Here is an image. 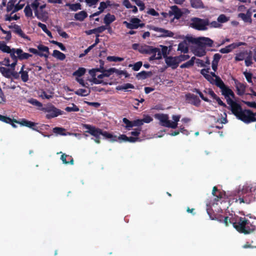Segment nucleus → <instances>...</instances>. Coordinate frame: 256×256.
Listing matches in <instances>:
<instances>
[{"label": "nucleus", "instance_id": "f257e3e1", "mask_svg": "<svg viewBox=\"0 0 256 256\" xmlns=\"http://www.w3.org/2000/svg\"><path fill=\"white\" fill-rule=\"evenodd\" d=\"M229 222L232 224L234 228L238 232L244 234L252 233L256 230V226L245 217H240L238 216H232L230 219Z\"/></svg>", "mask_w": 256, "mask_h": 256}, {"label": "nucleus", "instance_id": "f03ea898", "mask_svg": "<svg viewBox=\"0 0 256 256\" xmlns=\"http://www.w3.org/2000/svg\"><path fill=\"white\" fill-rule=\"evenodd\" d=\"M226 102L230 107L232 113L240 120H246L244 116V110H242L240 104L234 101L230 98H226Z\"/></svg>", "mask_w": 256, "mask_h": 256}, {"label": "nucleus", "instance_id": "7ed1b4c3", "mask_svg": "<svg viewBox=\"0 0 256 256\" xmlns=\"http://www.w3.org/2000/svg\"><path fill=\"white\" fill-rule=\"evenodd\" d=\"M190 26L193 28L198 30H206L209 26L210 21L208 18L202 19L198 18H191Z\"/></svg>", "mask_w": 256, "mask_h": 256}, {"label": "nucleus", "instance_id": "20e7f679", "mask_svg": "<svg viewBox=\"0 0 256 256\" xmlns=\"http://www.w3.org/2000/svg\"><path fill=\"white\" fill-rule=\"evenodd\" d=\"M186 40L188 42L195 44L198 46L208 45V47H212L214 44V41L206 37L194 38L192 36H188Z\"/></svg>", "mask_w": 256, "mask_h": 256}, {"label": "nucleus", "instance_id": "39448f33", "mask_svg": "<svg viewBox=\"0 0 256 256\" xmlns=\"http://www.w3.org/2000/svg\"><path fill=\"white\" fill-rule=\"evenodd\" d=\"M83 127L88 130L86 132L89 133L94 137V138H92V140H93L98 144L100 143V136L102 135V129L88 124H84Z\"/></svg>", "mask_w": 256, "mask_h": 256}, {"label": "nucleus", "instance_id": "423d86ee", "mask_svg": "<svg viewBox=\"0 0 256 256\" xmlns=\"http://www.w3.org/2000/svg\"><path fill=\"white\" fill-rule=\"evenodd\" d=\"M42 110L48 113L46 116L47 119H51L59 115H62L63 112L57 108L52 104H48L46 107L43 108Z\"/></svg>", "mask_w": 256, "mask_h": 256}, {"label": "nucleus", "instance_id": "0eeeda50", "mask_svg": "<svg viewBox=\"0 0 256 256\" xmlns=\"http://www.w3.org/2000/svg\"><path fill=\"white\" fill-rule=\"evenodd\" d=\"M24 4H20V2L18 0H10L7 4L6 10L8 12H10L12 14L18 10H22Z\"/></svg>", "mask_w": 256, "mask_h": 256}, {"label": "nucleus", "instance_id": "6e6552de", "mask_svg": "<svg viewBox=\"0 0 256 256\" xmlns=\"http://www.w3.org/2000/svg\"><path fill=\"white\" fill-rule=\"evenodd\" d=\"M16 124H20L21 126H26L28 128L32 129L34 130H36L44 136H46L45 134H44L42 132H40L38 129L37 125L38 123L30 121L26 118H21L18 120L14 121Z\"/></svg>", "mask_w": 256, "mask_h": 256}, {"label": "nucleus", "instance_id": "1a4fd4ad", "mask_svg": "<svg viewBox=\"0 0 256 256\" xmlns=\"http://www.w3.org/2000/svg\"><path fill=\"white\" fill-rule=\"evenodd\" d=\"M140 20L138 18H132L130 20V22L126 21H124L123 24H125L128 28L130 30L136 29L138 28H143L144 26V24H140Z\"/></svg>", "mask_w": 256, "mask_h": 256}, {"label": "nucleus", "instance_id": "9d476101", "mask_svg": "<svg viewBox=\"0 0 256 256\" xmlns=\"http://www.w3.org/2000/svg\"><path fill=\"white\" fill-rule=\"evenodd\" d=\"M244 116L246 120H241L246 124L256 122V112L254 113L250 110H244Z\"/></svg>", "mask_w": 256, "mask_h": 256}, {"label": "nucleus", "instance_id": "9b49d317", "mask_svg": "<svg viewBox=\"0 0 256 256\" xmlns=\"http://www.w3.org/2000/svg\"><path fill=\"white\" fill-rule=\"evenodd\" d=\"M185 99L186 102L196 107L200 105L201 101L197 96L193 94L187 93L185 95Z\"/></svg>", "mask_w": 256, "mask_h": 256}, {"label": "nucleus", "instance_id": "f8f14e48", "mask_svg": "<svg viewBox=\"0 0 256 256\" xmlns=\"http://www.w3.org/2000/svg\"><path fill=\"white\" fill-rule=\"evenodd\" d=\"M165 62L168 66L171 67L174 70L176 68L179 64L177 56H169L165 58Z\"/></svg>", "mask_w": 256, "mask_h": 256}, {"label": "nucleus", "instance_id": "ddd939ff", "mask_svg": "<svg viewBox=\"0 0 256 256\" xmlns=\"http://www.w3.org/2000/svg\"><path fill=\"white\" fill-rule=\"evenodd\" d=\"M156 117L160 120L162 126L170 128H171V126H174V124H170V120H168L167 114H162L158 115Z\"/></svg>", "mask_w": 256, "mask_h": 256}, {"label": "nucleus", "instance_id": "4468645a", "mask_svg": "<svg viewBox=\"0 0 256 256\" xmlns=\"http://www.w3.org/2000/svg\"><path fill=\"white\" fill-rule=\"evenodd\" d=\"M212 194L216 197L214 200V202H218L220 200L226 198V192L218 190L216 186L212 188Z\"/></svg>", "mask_w": 256, "mask_h": 256}, {"label": "nucleus", "instance_id": "2eb2a0df", "mask_svg": "<svg viewBox=\"0 0 256 256\" xmlns=\"http://www.w3.org/2000/svg\"><path fill=\"white\" fill-rule=\"evenodd\" d=\"M154 30L158 32H162V34L159 36V37L166 38V37H173L174 34L168 30H165L163 28L154 26L152 28Z\"/></svg>", "mask_w": 256, "mask_h": 256}, {"label": "nucleus", "instance_id": "dca6fc26", "mask_svg": "<svg viewBox=\"0 0 256 256\" xmlns=\"http://www.w3.org/2000/svg\"><path fill=\"white\" fill-rule=\"evenodd\" d=\"M235 86L238 95L242 96L246 92V85L240 82L237 80L234 79Z\"/></svg>", "mask_w": 256, "mask_h": 256}, {"label": "nucleus", "instance_id": "f3484780", "mask_svg": "<svg viewBox=\"0 0 256 256\" xmlns=\"http://www.w3.org/2000/svg\"><path fill=\"white\" fill-rule=\"evenodd\" d=\"M208 46V45H204L202 46H198L194 47L192 50L193 53L195 56L202 57L206 55V48Z\"/></svg>", "mask_w": 256, "mask_h": 256}, {"label": "nucleus", "instance_id": "a211bd4d", "mask_svg": "<svg viewBox=\"0 0 256 256\" xmlns=\"http://www.w3.org/2000/svg\"><path fill=\"white\" fill-rule=\"evenodd\" d=\"M156 49L154 48L152 46H148L146 44L140 45V48L139 52L142 54H152V52H156Z\"/></svg>", "mask_w": 256, "mask_h": 256}, {"label": "nucleus", "instance_id": "6ab92c4d", "mask_svg": "<svg viewBox=\"0 0 256 256\" xmlns=\"http://www.w3.org/2000/svg\"><path fill=\"white\" fill-rule=\"evenodd\" d=\"M170 16H174V18L177 20L180 18L182 16V12L176 6H174L171 7V10L169 12Z\"/></svg>", "mask_w": 256, "mask_h": 256}, {"label": "nucleus", "instance_id": "aec40b11", "mask_svg": "<svg viewBox=\"0 0 256 256\" xmlns=\"http://www.w3.org/2000/svg\"><path fill=\"white\" fill-rule=\"evenodd\" d=\"M14 28V32L16 33V34H18L19 36H20L21 38L26 40H30V38L28 36H26L24 32L21 29L20 26H19L18 24H15L13 26Z\"/></svg>", "mask_w": 256, "mask_h": 256}, {"label": "nucleus", "instance_id": "412c9836", "mask_svg": "<svg viewBox=\"0 0 256 256\" xmlns=\"http://www.w3.org/2000/svg\"><path fill=\"white\" fill-rule=\"evenodd\" d=\"M16 54L18 55V60H28L32 56V54L24 52L20 48H17Z\"/></svg>", "mask_w": 256, "mask_h": 256}, {"label": "nucleus", "instance_id": "4be33fe9", "mask_svg": "<svg viewBox=\"0 0 256 256\" xmlns=\"http://www.w3.org/2000/svg\"><path fill=\"white\" fill-rule=\"evenodd\" d=\"M222 58V56L219 54H215L214 56L212 64V69L214 72H216L218 69V62Z\"/></svg>", "mask_w": 256, "mask_h": 256}, {"label": "nucleus", "instance_id": "5701e85b", "mask_svg": "<svg viewBox=\"0 0 256 256\" xmlns=\"http://www.w3.org/2000/svg\"><path fill=\"white\" fill-rule=\"evenodd\" d=\"M116 16L114 14L110 13L107 14L104 18V22L106 26H110V24L116 20Z\"/></svg>", "mask_w": 256, "mask_h": 256}, {"label": "nucleus", "instance_id": "b1692460", "mask_svg": "<svg viewBox=\"0 0 256 256\" xmlns=\"http://www.w3.org/2000/svg\"><path fill=\"white\" fill-rule=\"evenodd\" d=\"M60 159L64 164H74V160L72 156L63 154L61 156Z\"/></svg>", "mask_w": 256, "mask_h": 256}, {"label": "nucleus", "instance_id": "393cba45", "mask_svg": "<svg viewBox=\"0 0 256 256\" xmlns=\"http://www.w3.org/2000/svg\"><path fill=\"white\" fill-rule=\"evenodd\" d=\"M178 50L180 51L184 54L188 52V46L186 40H184L178 44Z\"/></svg>", "mask_w": 256, "mask_h": 256}, {"label": "nucleus", "instance_id": "a878e982", "mask_svg": "<svg viewBox=\"0 0 256 256\" xmlns=\"http://www.w3.org/2000/svg\"><path fill=\"white\" fill-rule=\"evenodd\" d=\"M248 54L247 50H243L236 54L234 58L236 62L242 61L246 58Z\"/></svg>", "mask_w": 256, "mask_h": 256}, {"label": "nucleus", "instance_id": "bb28decb", "mask_svg": "<svg viewBox=\"0 0 256 256\" xmlns=\"http://www.w3.org/2000/svg\"><path fill=\"white\" fill-rule=\"evenodd\" d=\"M88 16V14L86 11L82 10L78 13L75 14L74 18L76 20L79 21H83Z\"/></svg>", "mask_w": 256, "mask_h": 256}, {"label": "nucleus", "instance_id": "cd10ccee", "mask_svg": "<svg viewBox=\"0 0 256 256\" xmlns=\"http://www.w3.org/2000/svg\"><path fill=\"white\" fill-rule=\"evenodd\" d=\"M152 75V72H146L144 70L142 71L141 72L138 73L136 77L138 80H144L146 78Z\"/></svg>", "mask_w": 256, "mask_h": 256}, {"label": "nucleus", "instance_id": "c85d7f7f", "mask_svg": "<svg viewBox=\"0 0 256 256\" xmlns=\"http://www.w3.org/2000/svg\"><path fill=\"white\" fill-rule=\"evenodd\" d=\"M102 135L106 139H110V142H114L117 141L116 136L113 135L112 134L109 133L106 131H103L102 130Z\"/></svg>", "mask_w": 256, "mask_h": 256}, {"label": "nucleus", "instance_id": "c756f323", "mask_svg": "<svg viewBox=\"0 0 256 256\" xmlns=\"http://www.w3.org/2000/svg\"><path fill=\"white\" fill-rule=\"evenodd\" d=\"M66 6H68L72 11L76 12L78 10H82V5L80 3L70 4L66 3Z\"/></svg>", "mask_w": 256, "mask_h": 256}, {"label": "nucleus", "instance_id": "7c9ffc66", "mask_svg": "<svg viewBox=\"0 0 256 256\" xmlns=\"http://www.w3.org/2000/svg\"><path fill=\"white\" fill-rule=\"evenodd\" d=\"M0 72L3 76L6 78H10L12 76V70L5 67H0Z\"/></svg>", "mask_w": 256, "mask_h": 256}, {"label": "nucleus", "instance_id": "2f4dec72", "mask_svg": "<svg viewBox=\"0 0 256 256\" xmlns=\"http://www.w3.org/2000/svg\"><path fill=\"white\" fill-rule=\"evenodd\" d=\"M52 56L60 60H63L66 58V55L58 50H54Z\"/></svg>", "mask_w": 256, "mask_h": 256}, {"label": "nucleus", "instance_id": "473e14b6", "mask_svg": "<svg viewBox=\"0 0 256 256\" xmlns=\"http://www.w3.org/2000/svg\"><path fill=\"white\" fill-rule=\"evenodd\" d=\"M216 219L220 222H223L226 226H228L230 224V222H228V220L230 219V218L228 216H223L219 215Z\"/></svg>", "mask_w": 256, "mask_h": 256}, {"label": "nucleus", "instance_id": "72a5a7b5", "mask_svg": "<svg viewBox=\"0 0 256 256\" xmlns=\"http://www.w3.org/2000/svg\"><path fill=\"white\" fill-rule=\"evenodd\" d=\"M24 66L23 65L21 68L20 70V74L22 80L24 82H26L28 80V72L24 70Z\"/></svg>", "mask_w": 256, "mask_h": 256}, {"label": "nucleus", "instance_id": "f704fd0d", "mask_svg": "<svg viewBox=\"0 0 256 256\" xmlns=\"http://www.w3.org/2000/svg\"><path fill=\"white\" fill-rule=\"evenodd\" d=\"M191 6L196 8H203L204 6L201 0H191Z\"/></svg>", "mask_w": 256, "mask_h": 256}, {"label": "nucleus", "instance_id": "c9c22d12", "mask_svg": "<svg viewBox=\"0 0 256 256\" xmlns=\"http://www.w3.org/2000/svg\"><path fill=\"white\" fill-rule=\"evenodd\" d=\"M195 59L196 58L194 56L192 57L190 60L180 65V68H189L193 66Z\"/></svg>", "mask_w": 256, "mask_h": 256}, {"label": "nucleus", "instance_id": "e433bc0d", "mask_svg": "<svg viewBox=\"0 0 256 256\" xmlns=\"http://www.w3.org/2000/svg\"><path fill=\"white\" fill-rule=\"evenodd\" d=\"M244 42H234L230 44H229L228 46H226V48H228V50H230V52L232 51L234 49H235L240 46L244 45Z\"/></svg>", "mask_w": 256, "mask_h": 256}, {"label": "nucleus", "instance_id": "4c0bfd02", "mask_svg": "<svg viewBox=\"0 0 256 256\" xmlns=\"http://www.w3.org/2000/svg\"><path fill=\"white\" fill-rule=\"evenodd\" d=\"M214 84L218 87L220 90L226 86L224 82L222 80L220 76H216L214 82Z\"/></svg>", "mask_w": 256, "mask_h": 256}, {"label": "nucleus", "instance_id": "58836bf2", "mask_svg": "<svg viewBox=\"0 0 256 256\" xmlns=\"http://www.w3.org/2000/svg\"><path fill=\"white\" fill-rule=\"evenodd\" d=\"M192 92H196L197 94H198L199 95V96H200V98L202 100H204V102H211V101L208 98L206 97H205L204 96L202 93L200 91V90L199 89L196 88H194L192 90Z\"/></svg>", "mask_w": 256, "mask_h": 256}, {"label": "nucleus", "instance_id": "ea45409f", "mask_svg": "<svg viewBox=\"0 0 256 256\" xmlns=\"http://www.w3.org/2000/svg\"><path fill=\"white\" fill-rule=\"evenodd\" d=\"M238 17L240 18L244 22H252V18L250 15L244 13H240Z\"/></svg>", "mask_w": 256, "mask_h": 256}, {"label": "nucleus", "instance_id": "a19ab883", "mask_svg": "<svg viewBox=\"0 0 256 256\" xmlns=\"http://www.w3.org/2000/svg\"><path fill=\"white\" fill-rule=\"evenodd\" d=\"M90 90L88 92L86 90L83 88H80L76 90L74 93L80 96H86L90 94Z\"/></svg>", "mask_w": 256, "mask_h": 256}, {"label": "nucleus", "instance_id": "79ce46f5", "mask_svg": "<svg viewBox=\"0 0 256 256\" xmlns=\"http://www.w3.org/2000/svg\"><path fill=\"white\" fill-rule=\"evenodd\" d=\"M180 115H173L172 116L174 122L170 121V124H174V126H171V128H176L178 126V122L180 120Z\"/></svg>", "mask_w": 256, "mask_h": 256}, {"label": "nucleus", "instance_id": "37998d69", "mask_svg": "<svg viewBox=\"0 0 256 256\" xmlns=\"http://www.w3.org/2000/svg\"><path fill=\"white\" fill-rule=\"evenodd\" d=\"M72 106H67L64 108V110L67 112H77L80 110V108L74 104H71Z\"/></svg>", "mask_w": 256, "mask_h": 256}, {"label": "nucleus", "instance_id": "c03bdc74", "mask_svg": "<svg viewBox=\"0 0 256 256\" xmlns=\"http://www.w3.org/2000/svg\"><path fill=\"white\" fill-rule=\"evenodd\" d=\"M28 52H31V53H32L34 54H36V55H38L39 56H40V57H42V56H44L46 58H48V56H47V54H44V53H42V52H39L37 50L34 48H28Z\"/></svg>", "mask_w": 256, "mask_h": 256}, {"label": "nucleus", "instance_id": "a18cd8bd", "mask_svg": "<svg viewBox=\"0 0 256 256\" xmlns=\"http://www.w3.org/2000/svg\"><path fill=\"white\" fill-rule=\"evenodd\" d=\"M86 70L84 68H78V70H76L73 73V75L74 76L80 77L84 74L86 73Z\"/></svg>", "mask_w": 256, "mask_h": 256}, {"label": "nucleus", "instance_id": "49530a36", "mask_svg": "<svg viewBox=\"0 0 256 256\" xmlns=\"http://www.w3.org/2000/svg\"><path fill=\"white\" fill-rule=\"evenodd\" d=\"M123 122L126 124V128L128 130H130L133 127L132 120L130 121L128 118H124L122 119Z\"/></svg>", "mask_w": 256, "mask_h": 256}, {"label": "nucleus", "instance_id": "de8ad7c7", "mask_svg": "<svg viewBox=\"0 0 256 256\" xmlns=\"http://www.w3.org/2000/svg\"><path fill=\"white\" fill-rule=\"evenodd\" d=\"M37 48L40 51L39 52H46L44 54H46L47 56H48L49 54V48L48 46L40 44L38 46Z\"/></svg>", "mask_w": 256, "mask_h": 256}, {"label": "nucleus", "instance_id": "09e8293b", "mask_svg": "<svg viewBox=\"0 0 256 256\" xmlns=\"http://www.w3.org/2000/svg\"><path fill=\"white\" fill-rule=\"evenodd\" d=\"M134 86L133 84L130 83H126L124 85L118 86L116 88L118 90H126L128 88H134Z\"/></svg>", "mask_w": 256, "mask_h": 256}, {"label": "nucleus", "instance_id": "8fccbe9b", "mask_svg": "<svg viewBox=\"0 0 256 256\" xmlns=\"http://www.w3.org/2000/svg\"><path fill=\"white\" fill-rule=\"evenodd\" d=\"M24 12L26 16L28 18L32 17V11L31 7L29 5H27L25 7L24 9Z\"/></svg>", "mask_w": 256, "mask_h": 256}, {"label": "nucleus", "instance_id": "3c124183", "mask_svg": "<svg viewBox=\"0 0 256 256\" xmlns=\"http://www.w3.org/2000/svg\"><path fill=\"white\" fill-rule=\"evenodd\" d=\"M230 90H232L226 86H224V88H223L222 89H221L222 94L223 96H224L225 98L228 97V94H230Z\"/></svg>", "mask_w": 256, "mask_h": 256}, {"label": "nucleus", "instance_id": "603ef678", "mask_svg": "<svg viewBox=\"0 0 256 256\" xmlns=\"http://www.w3.org/2000/svg\"><path fill=\"white\" fill-rule=\"evenodd\" d=\"M244 60L245 64L246 66H249L252 64V56L250 52H249L248 56H246Z\"/></svg>", "mask_w": 256, "mask_h": 256}, {"label": "nucleus", "instance_id": "864d4df0", "mask_svg": "<svg viewBox=\"0 0 256 256\" xmlns=\"http://www.w3.org/2000/svg\"><path fill=\"white\" fill-rule=\"evenodd\" d=\"M243 74L244 76L248 82L249 83L252 84L253 83L252 82V73L246 71L243 72Z\"/></svg>", "mask_w": 256, "mask_h": 256}, {"label": "nucleus", "instance_id": "5fc2aeb1", "mask_svg": "<svg viewBox=\"0 0 256 256\" xmlns=\"http://www.w3.org/2000/svg\"><path fill=\"white\" fill-rule=\"evenodd\" d=\"M114 72H118V70L115 68H110L108 70H105L103 74L104 76L108 77Z\"/></svg>", "mask_w": 256, "mask_h": 256}, {"label": "nucleus", "instance_id": "6e6d98bb", "mask_svg": "<svg viewBox=\"0 0 256 256\" xmlns=\"http://www.w3.org/2000/svg\"><path fill=\"white\" fill-rule=\"evenodd\" d=\"M107 60L110 62H122L124 60V58L116 56H108Z\"/></svg>", "mask_w": 256, "mask_h": 256}, {"label": "nucleus", "instance_id": "4d7b16f0", "mask_svg": "<svg viewBox=\"0 0 256 256\" xmlns=\"http://www.w3.org/2000/svg\"><path fill=\"white\" fill-rule=\"evenodd\" d=\"M65 131V129L62 128L56 127L53 128V132L55 134H58L60 135H65L64 132Z\"/></svg>", "mask_w": 256, "mask_h": 256}, {"label": "nucleus", "instance_id": "13d9d810", "mask_svg": "<svg viewBox=\"0 0 256 256\" xmlns=\"http://www.w3.org/2000/svg\"><path fill=\"white\" fill-rule=\"evenodd\" d=\"M28 102L30 104L36 106L38 107H41L42 106V104L41 102H40L39 101H38L37 100L34 98H30L28 100Z\"/></svg>", "mask_w": 256, "mask_h": 256}, {"label": "nucleus", "instance_id": "bf43d9fd", "mask_svg": "<svg viewBox=\"0 0 256 256\" xmlns=\"http://www.w3.org/2000/svg\"><path fill=\"white\" fill-rule=\"evenodd\" d=\"M50 43L58 46L62 50V51L66 50V47L62 43L58 42H57L56 40H50Z\"/></svg>", "mask_w": 256, "mask_h": 256}, {"label": "nucleus", "instance_id": "052dcab7", "mask_svg": "<svg viewBox=\"0 0 256 256\" xmlns=\"http://www.w3.org/2000/svg\"><path fill=\"white\" fill-rule=\"evenodd\" d=\"M228 18L226 17L224 14H222L218 18V22L224 23L228 20Z\"/></svg>", "mask_w": 256, "mask_h": 256}, {"label": "nucleus", "instance_id": "680f3d73", "mask_svg": "<svg viewBox=\"0 0 256 256\" xmlns=\"http://www.w3.org/2000/svg\"><path fill=\"white\" fill-rule=\"evenodd\" d=\"M162 47V51L161 53L162 54L164 58H166L168 57V47L165 46H160Z\"/></svg>", "mask_w": 256, "mask_h": 256}, {"label": "nucleus", "instance_id": "e2e57ef3", "mask_svg": "<svg viewBox=\"0 0 256 256\" xmlns=\"http://www.w3.org/2000/svg\"><path fill=\"white\" fill-rule=\"evenodd\" d=\"M142 130V128H136L134 131L130 132V134L134 136V137H138L140 134Z\"/></svg>", "mask_w": 256, "mask_h": 256}, {"label": "nucleus", "instance_id": "0e129e2a", "mask_svg": "<svg viewBox=\"0 0 256 256\" xmlns=\"http://www.w3.org/2000/svg\"><path fill=\"white\" fill-rule=\"evenodd\" d=\"M0 120L2 122H4L7 124H9L12 122V118L8 117L6 116H4L0 114Z\"/></svg>", "mask_w": 256, "mask_h": 256}, {"label": "nucleus", "instance_id": "69168bd1", "mask_svg": "<svg viewBox=\"0 0 256 256\" xmlns=\"http://www.w3.org/2000/svg\"><path fill=\"white\" fill-rule=\"evenodd\" d=\"M190 56L188 54H180L179 56H177L179 64L183 61L186 60L190 58Z\"/></svg>", "mask_w": 256, "mask_h": 256}, {"label": "nucleus", "instance_id": "338daca9", "mask_svg": "<svg viewBox=\"0 0 256 256\" xmlns=\"http://www.w3.org/2000/svg\"><path fill=\"white\" fill-rule=\"evenodd\" d=\"M140 7V10H143L145 8L144 3L140 0H132Z\"/></svg>", "mask_w": 256, "mask_h": 256}, {"label": "nucleus", "instance_id": "774afa93", "mask_svg": "<svg viewBox=\"0 0 256 256\" xmlns=\"http://www.w3.org/2000/svg\"><path fill=\"white\" fill-rule=\"evenodd\" d=\"M8 49V46L4 42L0 41V50L2 52H7Z\"/></svg>", "mask_w": 256, "mask_h": 256}]
</instances>
